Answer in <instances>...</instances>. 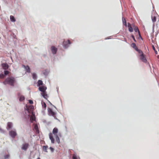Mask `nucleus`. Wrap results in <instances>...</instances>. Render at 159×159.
<instances>
[{"label": "nucleus", "instance_id": "obj_1", "mask_svg": "<svg viewBox=\"0 0 159 159\" xmlns=\"http://www.w3.org/2000/svg\"><path fill=\"white\" fill-rule=\"evenodd\" d=\"M16 82L15 78L13 77H9L6 78L3 81L4 84H9L11 86H14V84Z\"/></svg>", "mask_w": 159, "mask_h": 159}, {"label": "nucleus", "instance_id": "obj_2", "mask_svg": "<svg viewBox=\"0 0 159 159\" xmlns=\"http://www.w3.org/2000/svg\"><path fill=\"white\" fill-rule=\"evenodd\" d=\"M58 132V129L56 128H55L53 129L52 130V133H50L49 134V139L51 140V143H53L55 142L53 136V134L55 136H56L57 134V133Z\"/></svg>", "mask_w": 159, "mask_h": 159}, {"label": "nucleus", "instance_id": "obj_3", "mask_svg": "<svg viewBox=\"0 0 159 159\" xmlns=\"http://www.w3.org/2000/svg\"><path fill=\"white\" fill-rule=\"evenodd\" d=\"M138 53L139 54V57L140 60L143 62L146 63L147 62V60L146 58L145 55L143 54L142 51H139Z\"/></svg>", "mask_w": 159, "mask_h": 159}, {"label": "nucleus", "instance_id": "obj_4", "mask_svg": "<svg viewBox=\"0 0 159 159\" xmlns=\"http://www.w3.org/2000/svg\"><path fill=\"white\" fill-rule=\"evenodd\" d=\"M48 115L50 116H52L54 117V119H57L56 116V113L53 111L50 108H48Z\"/></svg>", "mask_w": 159, "mask_h": 159}, {"label": "nucleus", "instance_id": "obj_5", "mask_svg": "<svg viewBox=\"0 0 159 159\" xmlns=\"http://www.w3.org/2000/svg\"><path fill=\"white\" fill-rule=\"evenodd\" d=\"M9 134L12 138H14L17 135L16 130H12L9 131Z\"/></svg>", "mask_w": 159, "mask_h": 159}, {"label": "nucleus", "instance_id": "obj_6", "mask_svg": "<svg viewBox=\"0 0 159 159\" xmlns=\"http://www.w3.org/2000/svg\"><path fill=\"white\" fill-rule=\"evenodd\" d=\"M29 144L28 143H24L22 145L21 148L22 150L26 151L29 147Z\"/></svg>", "mask_w": 159, "mask_h": 159}, {"label": "nucleus", "instance_id": "obj_7", "mask_svg": "<svg viewBox=\"0 0 159 159\" xmlns=\"http://www.w3.org/2000/svg\"><path fill=\"white\" fill-rule=\"evenodd\" d=\"M71 43L70 41L68 40L67 41H64L63 42V45L64 48H66L68 46V44Z\"/></svg>", "mask_w": 159, "mask_h": 159}, {"label": "nucleus", "instance_id": "obj_8", "mask_svg": "<svg viewBox=\"0 0 159 159\" xmlns=\"http://www.w3.org/2000/svg\"><path fill=\"white\" fill-rule=\"evenodd\" d=\"M28 112L30 113L31 111H32L34 109V107L33 106L30 105L29 106H27L26 108Z\"/></svg>", "mask_w": 159, "mask_h": 159}, {"label": "nucleus", "instance_id": "obj_9", "mask_svg": "<svg viewBox=\"0 0 159 159\" xmlns=\"http://www.w3.org/2000/svg\"><path fill=\"white\" fill-rule=\"evenodd\" d=\"M47 89V87L44 86H40L39 88V90L42 92V93H43L46 91Z\"/></svg>", "mask_w": 159, "mask_h": 159}, {"label": "nucleus", "instance_id": "obj_10", "mask_svg": "<svg viewBox=\"0 0 159 159\" xmlns=\"http://www.w3.org/2000/svg\"><path fill=\"white\" fill-rule=\"evenodd\" d=\"M131 47L133 48L136 51H137L138 52H139V51H141V50L140 49H139L137 48V47L136 46V44L135 43H132L131 45Z\"/></svg>", "mask_w": 159, "mask_h": 159}, {"label": "nucleus", "instance_id": "obj_11", "mask_svg": "<svg viewBox=\"0 0 159 159\" xmlns=\"http://www.w3.org/2000/svg\"><path fill=\"white\" fill-rule=\"evenodd\" d=\"M2 66L3 69L5 70L8 69L9 68V66L6 63H2Z\"/></svg>", "mask_w": 159, "mask_h": 159}, {"label": "nucleus", "instance_id": "obj_12", "mask_svg": "<svg viewBox=\"0 0 159 159\" xmlns=\"http://www.w3.org/2000/svg\"><path fill=\"white\" fill-rule=\"evenodd\" d=\"M51 50L53 54H55L57 51V49L54 46H52L51 47Z\"/></svg>", "mask_w": 159, "mask_h": 159}, {"label": "nucleus", "instance_id": "obj_13", "mask_svg": "<svg viewBox=\"0 0 159 159\" xmlns=\"http://www.w3.org/2000/svg\"><path fill=\"white\" fill-rule=\"evenodd\" d=\"M22 66L25 68L27 72L28 73L30 72V69L28 66H25L24 65H23Z\"/></svg>", "mask_w": 159, "mask_h": 159}, {"label": "nucleus", "instance_id": "obj_14", "mask_svg": "<svg viewBox=\"0 0 159 159\" xmlns=\"http://www.w3.org/2000/svg\"><path fill=\"white\" fill-rule=\"evenodd\" d=\"M12 126V124L11 122H8L7 124V129L8 130L11 129Z\"/></svg>", "mask_w": 159, "mask_h": 159}, {"label": "nucleus", "instance_id": "obj_15", "mask_svg": "<svg viewBox=\"0 0 159 159\" xmlns=\"http://www.w3.org/2000/svg\"><path fill=\"white\" fill-rule=\"evenodd\" d=\"M128 26L129 28V31L130 32H133V29L130 23H128Z\"/></svg>", "mask_w": 159, "mask_h": 159}, {"label": "nucleus", "instance_id": "obj_16", "mask_svg": "<svg viewBox=\"0 0 159 159\" xmlns=\"http://www.w3.org/2000/svg\"><path fill=\"white\" fill-rule=\"evenodd\" d=\"M41 94L44 98L46 99H47L48 96L46 91L43 93H42Z\"/></svg>", "mask_w": 159, "mask_h": 159}, {"label": "nucleus", "instance_id": "obj_17", "mask_svg": "<svg viewBox=\"0 0 159 159\" xmlns=\"http://www.w3.org/2000/svg\"><path fill=\"white\" fill-rule=\"evenodd\" d=\"M34 129L36 130V133H39V128L38 127V126L37 124H35L34 127Z\"/></svg>", "mask_w": 159, "mask_h": 159}, {"label": "nucleus", "instance_id": "obj_18", "mask_svg": "<svg viewBox=\"0 0 159 159\" xmlns=\"http://www.w3.org/2000/svg\"><path fill=\"white\" fill-rule=\"evenodd\" d=\"M55 137L56 141L58 144H59L60 143V140L58 135H56V136H55Z\"/></svg>", "mask_w": 159, "mask_h": 159}, {"label": "nucleus", "instance_id": "obj_19", "mask_svg": "<svg viewBox=\"0 0 159 159\" xmlns=\"http://www.w3.org/2000/svg\"><path fill=\"white\" fill-rule=\"evenodd\" d=\"M41 104L43 108H44L45 110L46 109L47 107L46 104L44 102H42Z\"/></svg>", "mask_w": 159, "mask_h": 159}, {"label": "nucleus", "instance_id": "obj_20", "mask_svg": "<svg viewBox=\"0 0 159 159\" xmlns=\"http://www.w3.org/2000/svg\"><path fill=\"white\" fill-rule=\"evenodd\" d=\"M134 31L135 32H138L139 35H140V32H139V30L138 29V28L137 27H134Z\"/></svg>", "mask_w": 159, "mask_h": 159}, {"label": "nucleus", "instance_id": "obj_21", "mask_svg": "<svg viewBox=\"0 0 159 159\" xmlns=\"http://www.w3.org/2000/svg\"><path fill=\"white\" fill-rule=\"evenodd\" d=\"M43 84V82L41 80H39L38 82V86H40L41 85H42Z\"/></svg>", "mask_w": 159, "mask_h": 159}, {"label": "nucleus", "instance_id": "obj_22", "mask_svg": "<svg viewBox=\"0 0 159 159\" xmlns=\"http://www.w3.org/2000/svg\"><path fill=\"white\" fill-rule=\"evenodd\" d=\"M25 99V98L23 96L21 95L20 97L19 101L20 102L24 101Z\"/></svg>", "mask_w": 159, "mask_h": 159}, {"label": "nucleus", "instance_id": "obj_23", "mask_svg": "<svg viewBox=\"0 0 159 159\" xmlns=\"http://www.w3.org/2000/svg\"><path fill=\"white\" fill-rule=\"evenodd\" d=\"M48 147L47 145L43 146V149L46 152H47V148Z\"/></svg>", "mask_w": 159, "mask_h": 159}, {"label": "nucleus", "instance_id": "obj_24", "mask_svg": "<svg viewBox=\"0 0 159 159\" xmlns=\"http://www.w3.org/2000/svg\"><path fill=\"white\" fill-rule=\"evenodd\" d=\"M10 19L11 21L12 22H15L16 21V19L14 17L12 16H10Z\"/></svg>", "mask_w": 159, "mask_h": 159}, {"label": "nucleus", "instance_id": "obj_25", "mask_svg": "<svg viewBox=\"0 0 159 159\" xmlns=\"http://www.w3.org/2000/svg\"><path fill=\"white\" fill-rule=\"evenodd\" d=\"M122 21L123 23V24L125 26H127V23L126 20L125 18L124 17H122Z\"/></svg>", "mask_w": 159, "mask_h": 159}, {"label": "nucleus", "instance_id": "obj_26", "mask_svg": "<svg viewBox=\"0 0 159 159\" xmlns=\"http://www.w3.org/2000/svg\"><path fill=\"white\" fill-rule=\"evenodd\" d=\"M152 20L153 23L155 22L156 21V18L155 16L152 17Z\"/></svg>", "mask_w": 159, "mask_h": 159}, {"label": "nucleus", "instance_id": "obj_27", "mask_svg": "<svg viewBox=\"0 0 159 159\" xmlns=\"http://www.w3.org/2000/svg\"><path fill=\"white\" fill-rule=\"evenodd\" d=\"M73 159H80L79 157H77L75 155H73L72 156Z\"/></svg>", "mask_w": 159, "mask_h": 159}, {"label": "nucleus", "instance_id": "obj_28", "mask_svg": "<svg viewBox=\"0 0 159 159\" xmlns=\"http://www.w3.org/2000/svg\"><path fill=\"white\" fill-rule=\"evenodd\" d=\"M9 72L8 70H5L4 71V75H7L9 74Z\"/></svg>", "mask_w": 159, "mask_h": 159}, {"label": "nucleus", "instance_id": "obj_29", "mask_svg": "<svg viewBox=\"0 0 159 159\" xmlns=\"http://www.w3.org/2000/svg\"><path fill=\"white\" fill-rule=\"evenodd\" d=\"M33 78L34 79H36L37 78V75L35 73H33L32 74Z\"/></svg>", "mask_w": 159, "mask_h": 159}, {"label": "nucleus", "instance_id": "obj_30", "mask_svg": "<svg viewBox=\"0 0 159 159\" xmlns=\"http://www.w3.org/2000/svg\"><path fill=\"white\" fill-rule=\"evenodd\" d=\"M5 77V75L4 74H0V78L1 79H3Z\"/></svg>", "mask_w": 159, "mask_h": 159}, {"label": "nucleus", "instance_id": "obj_31", "mask_svg": "<svg viewBox=\"0 0 159 159\" xmlns=\"http://www.w3.org/2000/svg\"><path fill=\"white\" fill-rule=\"evenodd\" d=\"M35 116L34 115H33L31 117L30 119L33 120H35Z\"/></svg>", "mask_w": 159, "mask_h": 159}, {"label": "nucleus", "instance_id": "obj_32", "mask_svg": "<svg viewBox=\"0 0 159 159\" xmlns=\"http://www.w3.org/2000/svg\"><path fill=\"white\" fill-rule=\"evenodd\" d=\"M10 155L9 154H7L5 156V159H7L9 157Z\"/></svg>", "mask_w": 159, "mask_h": 159}, {"label": "nucleus", "instance_id": "obj_33", "mask_svg": "<svg viewBox=\"0 0 159 159\" xmlns=\"http://www.w3.org/2000/svg\"><path fill=\"white\" fill-rule=\"evenodd\" d=\"M152 48H153V50H154L156 54H157V51H156L155 50V48L154 46H152Z\"/></svg>", "mask_w": 159, "mask_h": 159}, {"label": "nucleus", "instance_id": "obj_34", "mask_svg": "<svg viewBox=\"0 0 159 159\" xmlns=\"http://www.w3.org/2000/svg\"><path fill=\"white\" fill-rule=\"evenodd\" d=\"M28 101H29V103L30 104H32L33 103V101L32 100H29Z\"/></svg>", "mask_w": 159, "mask_h": 159}, {"label": "nucleus", "instance_id": "obj_35", "mask_svg": "<svg viewBox=\"0 0 159 159\" xmlns=\"http://www.w3.org/2000/svg\"><path fill=\"white\" fill-rule=\"evenodd\" d=\"M131 37H132V38L133 39V40H134V41H135V42H136V40L135 39V38H134V36L133 35H131Z\"/></svg>", "mask_w": 159, "mask_h": 159}, {"label": "nucleus", "instance_id": "obj_36", "mask_svg": "<svg viewBox=\"0 0 159 159\" xmlns=\"http://www.w3.org/2000/svg\"><path fill=\"white\" fill-rule=\"evenodd\" d=\"M50 149L51 150V151L52 152H53L54 151V149L53 148H52L51 147H50Z\"/></svg>", "mask_w": 159, "mask_h": 159}, {"label": "nucleus", "instance_id": "obj_37", "mask_svg": "<svg viewBox=\"0 0 159 159\" xmlns=\"http://www.w3.org/2000/svg\"><path fill=\"white\" fill-rule=\"evenodd\" d=\"M58 136H59L60 137H61V134L60 133H58Z\"/></svg>", "mask_w": 159, "mask_h": 159}, {"label": "nucleus", "instance_id": "obj_38", "mask_svg": "<svg viewBox=\"0 0 159 159\" xmlns=\"http://www.w3.org/2000/svg\"><path fill=\"white\" fill-rule=\"evenodd\" d=\"M37 159H40L39 158H38Z\"/></svg>", "mask_w": 159, "mask_h": 159}]
</instances>
